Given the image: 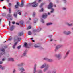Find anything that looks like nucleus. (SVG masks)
<instances>
[{"label": "nucleus", "instance_id": "nucleus-1", "mask_svg": "<svg viewBox=\"0 0 73 73\" xmlns=\"http://www.w3.org/2000/svg\"><path fill=\"white\" fill-rule=\"evenodd\" d=\"M32 4H33V5H32L33 7H37L38 6V3H36V2L32 3L31 5H32Z\"/></svg>", "mask_w": 73, "mask_h": 73}, {"label": "nucleus", "instance_id": "nucleus-2", "mask_svg": "<svg viewBox=\"0 0 73 73\" xmlns=\"http://www.w3.org/2000/svg\"><path fill=\"white\" fill-rule=\"evenodd\" d=\"M53 4H52V3L50 2L49 5H48V9H52L53 7Z\"/></svg>", "mask_w": 73, "mask_h": 73}, {"label": "nucleus", "instance_id": "nucleus-3", "mask_svg": "<svg viewBox=\"0 0 73 73\" xmlns=\"http://www.w3.org/2000/svg\"><path fill=\"white\" fill-rule=\"evenodd\" d=\"M2 53L0 54L1 55H3V54H5V49L3 48L1 50Z\"/></svg>", "mask_w": 73, "mask_h": 73}, {"label": "nucleus", "instance_id": "nucleus-4", "mask_svg": "<svg viewBox=\"0 0 73 73\" xmlns=\"http://www.w3.org/2000/svg\"><path fill=\"white\" fill-rule=\"evenodd\" d=\"M63 46L62 45H59V46H56V49H55V51H56V50H58V49H59V48H61V47H62Z\"/></svg>", "mask_w": 73, "mask_h": 73}, {"label": "nucleus", "instance_id": "nucleus-5", "mask_svg": "<svg viewBox=\"0 0 73 73\" xmlns=\"http://www.w3.org/2000/svg\"><path fill=\"white\" fill-rule=\"evenodd\" d=\"M19 5H20V4L19 3V2H17V5H16L15 6V8H19Z\"/></svg>", "mask_w": 73, "mask_h": 73}, {"label": "nucleus", "instance_id": "nucleus-6", "mask_svg": "<svg viewBox=\"0 0 73 73\" xmlns=\"http://www.w3.org/2000/svg\"><path fill=\"white\" fill-rule=\"evenodd\" d=\"M70 52V50H69L68 51H67V53L66 54V55L64 57V59H65V58H66V57H67V56H68V54H69V53Z\"/></svg>", "mask_w": 73, "mask_h": 73}, {"label": "nucleus", "instance_id": "nucleus-7", "mask_svg": "<svg viewBox=\"0 0 73 73\" xmlns=\"http://www.w3.org/2000/svg\"><path fill=\"white\" fill-rule=\"evenodd\" d=\"M47 16L48 15H47L46 14H44L42 15V17L44 19H46V18H47Z\"/></svg>", "mask_w": 73, "mask_h": 73}, {"label": "nucleus", "instance_id": "nucleus-8", "mask_svg": "<svg viewBox=\"0 0 73 73\" xmlns=\"http://www.w3.org/2000/svg\"><path fill=\"white\" fill-rule=\"evenodd\" d=\"M64 34H65V35H69L71 33V32L70 31H68L67 33H66V31H64Z\"/></svg>", "mask_w": 73, "mask_h": 73}, {"label": "nucleus", "instance_id": "nucleus-9", "mask_svg": "<svg viewBox=\"0 0 73 73\" xmlns=\"http://www.w3.org/2000/svg\"><path fill=\"white\" fill-rule=\"evenodd\" d=\"M49 66V65L46 66V67L45 68V69L44 70V71L46 72V70H48V68Z\"/></svg>", "mask_w": 73, "mask_h": 73}, {"label": "nucleus", "instance_id": "nucleus-10", "mask_svg": "<svg viewBox=\"0 0 73 73\" xmlns=\"http://www.w3.org/2000/svg\"><path fill=\"white\" fill-rule=\"evenodd\" d=\"M21 5H20V7H23V5L24 4V1L23 0H22V1H21Z\"/></svg>", "mask_w": 73, "mask_h": 73}, {"label": "nucleus", "instance_id": "nucleus-11", "mask_svg": "<svg viewBox=\"0 0 73 73\" xmlns=\"http://www.w3.org/2000/svg\"><path fill=\"white\" fill-rule=\"evenodd\" d=\"M28 46V44L26 42H25L24 43V45L23 46L25 48H28L27 46Z\"/></svg>", "mask_w": 73, "mask_h": 73}, {"label": "nucleus", "instance_id": "nucleus-12", "mask_svg": "<svg viewBox=\"0 0 73 73\" xmlns=\"http://www.w3.org/2000/svg\"><path fill=\"white\" fill-rule=\"evenodd\" d=\"M44 60H47L48 61V62H52L53 61V60L52 59H48L47 58H44Z\"/></svg>", "mask_w": 73, "mask_h": 73}, {"label": "nucleus", "instance_id": "nucleus-13", "mask_svg": "<svg viewBox=\"0 0 73 73\" xmlns=\"http://www.w3.org/2000/svg\"><path fill=\"white\" fill-rule=\"evenodd\" d=\"M23 35V32H20L18 33V36H21Z\"/></svg>", "mask_w": 73, "mask_h": 73}, {"label": "nucleus", "instance_id": "nucleus-14", "mask_svg": "<svg viewBox=\"0 0 73 73\" xmlns=\"http://www.w3.org/2000/svg\"><path fill=\"white\" fill-rule=\"evenodd\" d=\"M20 70L21 71V73H23V72L25 71V70H24V68L22 67L20 69Z\"/></svg>", "mask_w": 73, "mask_h": 73}, {"label": "nucleus", "instance_id": "nucleus-15", "mask_svg": "<svg viewBox=\"0 0 73 73\" xmlns=\"http://www.w3.org/2000/svg\"><path fill=\"white\" fill-rule=\"evenodd\" d=\"M55 56L56 57H57V58H58L59 59L60 58H61V55L60 54H59V55H56Z\"/></svg>", "mask_w": 73, "mask_h": 73}, {"label": "nucleus", "instance_id": "nucleus-16", "mask_svg": "<svg viewBox=\"0 0 73 73\" xmlns=\"http://www.w3.org/2000/svg\"><path fill=\"white\" fill-rule=\"evenodd\" d=\"M36 64H35L34 66V72L33 73H35L36 72Z\"/></svg>", "mask_w": 73, "mask_h": 73}, {"label": "nucleus", "instance_id": "nucleus-17", "mask_svg": "<svg viewBox=\"0 0 73 73\" xmlns=\"http://www.w3.org/2000/svg\"><path fill=\"white\" fill-rule=\"evenodd\" d=\"M17 43L16 42L14 44V45L13 46V49H15V46H16V45H17Z\"/></svg>", "mask_w": 73, "mask_h": 73}, {"label": "nucleus", "instance_id": "nucleus-18", "mask_svg": "<svg viewBox=\"0 0 73 73\" xmlns=\"http://www.w3.org/2000/svg\"><path fill=\"white\" fill-rule=\"evenodd\" d=\"M8 61H13L14 59L12 58H9L8 59Z\"/></svg>", "mask_w": 73, "mask_h": 73}, {"label": "nucleus", "instance_id": "nucleus-19", "mask_svg": "<svg viewBox=\"0 0 73 73\" xmlns=\"http://www.w3.org/2000/svg\"><path fill=\"white\" fill-rule=\"evenodd\" d=\"M13 29H14V26H12L11 27L10 30V31H13Z\"/></svg>", "mask_w": 73, "mask_h": 73}, {"label": "nucleus", "instance_id": "nucleus-20", "mask_svg": "<svg viewBox=\"0 0 73 73\" xmlns=\"http://www.w3.org/2000/svg\"><path fill=\"white\" fill-rule=\"evenodd\" d=\"M45 66H46V64H44V65L41 66V69L44 68H45Z\"/></svg>", "mask_w": 73, "mask_h": 73}, {"label": "nucleus", "instance_id": "nucleus-21", "mask_svg": "<svg viewBox=\"0 0 73 73\" xmlns=\"http://www.w3.org/2000/svg\"><path fill=\"white\" fill-rule=\"evenodd\" d=\"M66 24H67V25H68V26H72L73 25V23L69 24V23H67Z\"/></svg>", "mask_w": 73, "mask_h": 73}, {"label": "nucleus", "instance_id": "nucleus-22", "mask_svg": "<svg viewBox=\"0 0 73 73\" xmlns=\"http://www.w3.org/2000/svg\"><path fill=\"white\" fill-rule=\"evenodd\" d=\"M47 73H56V71L54 70L52 71V72H51V71L48 72Z\"/></svg>", "mask_w": 73, "mask_h": 73}, {"label": "nucleus", "instance_id": "nucleus-23", "mask_svg": "<svg viewBox=\"0 0 73 73\" xmlns=\"http://www.w3.org/2000/svg\"><path fill=\"white\" fill-rule=\"evenodd\" d=\"M27 50H25L24 53L23 54V56H25L26 53H27Z\"/></svg>", "mask_w": 73, "mask_h": 73}, {"label": "nucleus", "instance_id": "nucleus-24", "mask_svg": "<svg viewBox=\"0 0 73 73\" xmlns=\"http://www.w3.org/2000/svg\"><path fill=\"white\" fill-rule=\"evenodd\" d=\"M17 12L15 13L14 14V16L15 17H16V18L17 17Z\"/></svg>", "mask_w": 73, "mask_h": 73}, {"label": "nucleus", "instance_id": "nucleus-25", "mask_svg": "<svg viewBox=\"0 0 73 73\" xmlns=\"http://www.w3.org/2000/svg\"><path fill=\"white\" fill-rule=\"evenodd\" d=\"M23 23H24V21H20V23L21 24V25H23Z\"/></svg>", "mask_w": 73, "mask_h": 73}, {"label": "nucleus", "instance_id": "nucleus-26", "mask_svg": "<svg viewBox=\"0 0 73 73\" xmlns=\"http://www.w3.org/2000/svg\"><path fill=\"white\" fill-rule=\"evenodd\" d=\"M31 29V26H28L27 29V30H28V29Z\"/></svg>", "mask_w": 73, "mask_h": 73}, {"label": "nucleus", "instance_id": "nucleus-27", "mask_svg": "<svg viewBox=\"0 0 73 73\" xmlns=\"http://www.w3.org/2000/svg\"><path fill=\"white\" fill-rule=\"evenodd\" d=\"M9 13H11V8H9Z\"/></svg>", "mask_w": 73, "mask_h": 73}, {"label": "nucleus", "instance_id": "nucleus-28", "mask_svg": "<svg viewBox=\"0 0 73 73\" xmlns=\"http://www.w3.org/2000/svg\"><path fill=\"white\" fill-rule=\"evenodd\" d=\"M34 47H35V48H38V47H39V46H37V44H35L34 45Z\"/></svg>", "mask_w": 73, "mask_h": 73}, {"label": "nucleus", "instance_id": "nucleus-29", "mask_svg": "<svg viewBox=\"0 0 73 73\" xmlns=\"http://www.w3.org/2000/svg\"><path fill=\"white\" fill-rule=\"evenodd\" d=\"M35 15L36 13H35V12H34L33 14V17H35Z\"/></svg>", "mask_w": 73, "mask_h": 73}, {"label": "nucleus", "instance_id": "nucleus-30", "mask_svg": "<svg viewBox=\"0 0 73 73\" xmlns=\"http://www.w3.org/2000/svg\"><path fill=\"white\" fill-rule=\"evenodd\" d=\"M51 24H52V23H47V25H51Z\"/></svg>", "mask_w": 73, "mask_h": 73}, {"label": "nucleus", "instance_id": "nucleus-31", "mask_svg": "<svg viewBox=\"0 0 73 73\" xmlns=\"http://www.w3.org/2000/svg\"><path fill=\"white\" fill-rule=\"evenodd\" d=\"M7 16L9 17H11V16H12V15H11L10 14H8L7 15Z\"/></svg>", "mask_w": 73, "mask_h": 73}, {"label": "nucleus", "instance_id": "nucleus-32", "mask_svg": "<svg viewBox=\"0 0 73 73\" xmlns=\"http://www.w3.org/2000/svg\"><path fill=\"white\" fill-rule=\"evenodd\" d=\"M52 11H51V13H53V11H54V9H51Z\"/></svg>", "mask_w": 73, "mask_h": 73}, {"label": "nucleus", "instance_id": "nucleus-33", "mask_svg": "<svg viewBox=\"0 0 73 73\" xmlns=\"http://www.w3.org/2000/svg\"><path fill=\"white\" fill-rule=\"evenodd\" d=\"M41 29L40 28L39 29H38L37 30V31H38V32H40V31H41Z\"/></svg>", "mask_w": 73, "mask_h": 73}, {"label": "nucleus", "instance_id": "nucleus-34", "mask_svg": "<svg viewBox=\"0 0 73 73\" xmlns=\"http://www.w3.org/2000/svg\"><path fill=\"white\" fill-rule=\"evenodd\" d=\"M31 31H29L28 33V35H31Z\"/></svg>", "mask_w": 73, "mask_h": 73}, {"label": "nucleus", "instance_id": "nucleus-35", "mask_svg": "<svg viewBox=\"0 0 73 73\" xmlns=\"http://www.w3.org/2000/svg\"><path fill=\"white\" fill-rule=\"evenodd\" d=\"M44 5V3H42V4H41L40 6V8L41 7H42V5Z\"/></svg>", "mask_w": 73, "mask_h": 73}, {"label": "nucleus", "instance_id": "nucleus-36", "mask_svg": "<svg viewBox=\"0 0 73 73\" xmlns=\"http://www.w3.org/2000/svg\"><path fill=\"white\" fill-rule=\"evenodd\" d=\"M35 22H34V23H36V22L37 21V19L36 18L35 19Z\"/></svg>", "mask_w": 73, "mask_h": 73}, {"label": "nucleus", "instance_id": "nucleus-37", "mask_svg": "<svg viewBox=\"0 0 73 73\" xmlns=\"http://www.w3.org/2000/svg\"><path fill=\"white\" fill-rule=\"evenodd\" d=\"M21 48V46H19L17 47V49H20V48Z\"/></svg>", "mask_w": 73, "mask_h": 73}, {"label": "nucleus", "instance_id": "nucleus-38", "mask_svg": "<svg viewBox=\"0 0 73 73\" xmlns=\"http://www.w3.org/2000/svg\"><path fill=\"white\" fill-rule=\"evenodd\" d=\"M1 69L3 70V69H5V67H2V68H1Z\"/></svg>", "mask_w": 73, "mask_h": 73}, {"label": "nucleus", "instance_id": "nucleus-39", "mask_svg": "<svg viewBox=\"0 0 73 73\" xmlns=\"http://www.w3.org/2000/svg\"><path fill=\"white\" fill-rule=\"evenodd\" d=\"M17 39L19 41H21V38H18Z\"/></svg>", "mask_w": 73, "mask_h": 73}, {"label": "nucleus", "instance_id": "nucleus-40", "mask_svg": "<svg viewBox=\"0 0 73 73\" xmlns=\"http://www.w3.org/2000/svg\"><path fill=\"white\" fill-rule=\"evenodd\" d=\"M9 40L10 41H11L12 40V38H10Z\"/></svg>", "mask_w": 73, "mask_h": 73}, {"label": "nucleus", "instance_id": "nucleus-41", "mask_svg": "<svg viewBox=\"0 0 73 73\" xmlns=\"http://www.w3.org/2000/svg\"><path fill=\"white\" fill-rule=\"evenodd\" d=\"M44 11V9L43 8H42L41 9V10H40V12H42Z\"/></svg>", "mask_w": 73, "mask_h": 73}, {"label": "nucleus", "instance_id": "nucleus-42", "mask_svg": "<svg viewBox=\"0 0 73 73\" xmlns=\"http://www.w3.org/2000/svg\"><path fill=\"white\" fill-rule=\"evenodd\" d=\"M21 64H19L18 65V66H22L23 65V63H21Z\"/></svg>", "mask_w": 73, "mask_h": 73}, {"label": "nucleus", "instance_id": "nucleus-43", "mask_svg": "<svg viewBox=\"0 0 73 73\" xmlns=\"http://www.w3.org/2000/svg\"><path fill=\"white\" fill-rule=\"evenodd\" d=\"M5 59H6L5 58H3L2 60L3 61H5Z\"/></svg>", "mask_w": 73, "mask_h": 73}, {"label": "nucleus", "instance_id": "nucleus-44", "mask_svg": "<svg viewBox=\"0 0 73 73\" xmlns=\"http://www.w3.org/2000/svg\"><path fill=\"white\" fill-rule=\"evenodd\" d=\"M16 72V70H15V69H14L13 71V73H15V72Z\"/></svg>", "mask_w": 73, "mask_h": 73}, {"label": "nucleus", "instance_id": "nucleus-45", "mask_svg": "<svg viewBox=\"0 0 73 73\" xmlns=\"http://www.w3.org/2000/svg\"><path fill=\"white\" fill-rule=\"evenodd\" d=\"M39 73H42V72L41 70H40L39 72Z\"/></svg>", "mask_w": 73, "mask_h": 73}, {"label": "nucleus", "instance_id": "nucleus-46", "mask_svg": "<svg viewBox=\"0 0 73 73\" xmlns=\"http://www.w3.org/2000/svg\"><path fill=\"white\" fill-rule=\"evenodd\" d=\"M63 10H66V8H63Z\"/></svg>", "mask_w": 73, "mask_h": 73}, {"label": "nucleus", "instance_id": "nucleus-47", "mask_svg": "<svg viewBox=\"0 0 73 73\" xmlns=\"http://www.w3.org/2000/svg\"><path fill=\"white\" fill-rule=\"evenodd\" d=\"M11 3H9V6H11Z\"/></svg>", "mask_w": 73, "mask_h": 73}, {"label": "nucleus", "instance_id": "nucleus-48", "mask_svg": "<svg viewBox=\"0 0 73 73\" xmlns=\"http://www.w3.org/2000/svg\"><path fill=\"white\" fill-rule=\"evenodd\" d=\"M3 64V62L1 61H0V64Z\"/></svg>", "mask_w": 73, "mask_h": 73}, {"label": "nucleus", "instance_id": "nucleus-49", "mask_svg": "<svg viewBox=\"0 0 73 73\" xmlns=\"http://www.w3.org/2000/svg\"><path fill=\"white\" fill-rule=\"evenodd\" d=\"M41 22H42V23H44V20H42L41 21Z\"/></svg>", "mask_w": 73, "mask_h": 73}, {"label": "nucleus", "instance_id": "nucleus-50", "mask_svg": "<svg viewBox=\"0 0 73 73\" xmlns=\"http://www.w3.org/2000/svg\"><path fill=\"white\" fill-rule=\"evenodd\" d=\"M16 24L17 25H19V23H16Z\"/></svg>", "mask_w": 73, "mask_h": 73}, {"label": "nucleus", "instance_id": "nucleus-51", "mask_svg": "<svg viewBox=\"0 0 73 73\" xmlns=\"http://www.w3.org/2000/svg\"><path fill=\"white\" fill-rule=\"evenodd\" d=\"M41 0H39L38 2L39 3H40V2H41Z\"/></svg>", "mask_w": 73, "mask_h": 73}, {"label": "nucleus", "instance_id": "nucleus-52", "mask_svg": "<svg viewBox=\"0 0 73 73\" xmlns=\"http://www.w3.org/2000/svg\"><path fill=\"white\" fill-rule=\"evenodd\" d=\"M18 14H19V15H20L21 14V13L19 12V13H18Z\"/></svg>", "mask_w": 73, "mask_h": 73}, {"label": "nucleus", "instance_id": "nucleus-53", "mask_svg": "<svg viewBox=\"0 0 73 73\" xmlns=\"http://www.w3.org/2000/svg\"><path fill=\"white\" fill-rule=\"evenodd\" d=\"M12 24H15V22H12Z\"/></svg>", "mask_w": 73, "mask_h": 73}, {"label": "nucleus", "instance_id": "nucleus-54", "mask_svg": "<svg viewBox=\"0 0 73 73\" xmlns=\"http://www.w3.org/2000/svg\"><path fill=\"white\" fill-rule=\"evenodd\" d=\"M10 23H11L10 22V21H9V26H10Z\"/></svg>", "mask_w": 73, "mask_h": 73}, {"label": "nucleus", "instance_id": "nucleus-55", "mask_svg": "<svg viewBox=\"0 0 73 73\" xmlns=\"http://www.w3.org/2000/svg\"><path fill=\"white\" fill-rule=\"evenodd\" d=\"M2 68V66L0 65V68L1 69Z\"/></svg>", "mask_w": 73, "mask_h": 73}, {"label": "nucleus", "instance_id": "nucleus-56", "mask_svg": "<svg viewBox=\"0 0 73 73\" xmlns=\"http://www.w3.org/2000/svg\"><path fill=\"white\" fill-rule=\"evenodd\" d=\"M16 40H17V39H14V41H16Z\"/></svg>", "mask_w": 73, "mask_h": 73}, {"label": "nucleus", "instance_id": "nucleus-57", "mask_svg": "<svg viewBox=\"0 0 73 73\" xmlns=\"http://www.w3.org/2000/svg\"><path fill=\"white\" fill-rule=\"evenodd\" d=\"M3 8H4V9H6V8L5 7V6L3 7Z\"/></svg>", "mask_w": 73, "mask_h": 73}, {"label": "nucleus", "instance_id": "nucleus-58", "mask_svg": "<svg viewBox=\"0 0 73 73\" xmlns=\"http://www.w3.org/2000/svg\"><path fill=\"white\" fill-rule=\"evenodd\" d=\"M1 20H2V19L1 18L0 19V23H1Z\"/></svg>", "mask_w": 73, "mask_h": 73}, {"label": "nucleus", "instance_id": "nucleus-59", "mask_svg": "<svg viewBox=\"0 0 73 73\" xmlns=\"http://www.w3.org/2000/svg\"><path fill=\"white\" fill-rule=\"evenodd\" d=\"M7 2H8H8H9V0H7Z\"/></svg>", "mask_w": 73, "mask_h": 73}, {"label": "nucleus", "instance_id": "nucleus-60", "mask_svg": "<svg viewBox=\"0 0 73 73\" xmlns=\"http://www.w3.org/2000/svg\"><path fill=\"white\" fill-rule=\"evenodd\" d=\"M5 15V13H3V15Z\"/></svg>", "mask_w": 73, "mask_h": 73}, {"label": "nucleus", "instance_id": "nucleus-61", "mask_svg": "<svg viewBox=\"0 0 73 73\" xmlns=\"http://www.w3.org/2000/svg\"><path fill=\"white\" fill-rule=\"evenodd\" d=\"M52 35H50V36H49V37H52Z\"/></svg>", "mask_w": 73, "mask_h": 73}, {"label": "nucleus", "instance_id": "nucleus-62", "mask_svg": "<svg viewBox=\"0 0 73 73\" xmlns=\"http://www.w3.org/2000/svg\"><path fill=\"white\" fill-rule=\"evenodd\" d=\"M50 41H53V39H51L50 40Z\"/></svg>", "mask_w": 73, "mask_h": 73}, {"label": "nucleus", "instance_id": "nucleus-63", "mask_svg": "<svg viewBox=\"0 0 73 73\" xmlns=\"http://www.w3.org/2000/svg\"><path fill=\"white\" fill-rule=\"evenodd\" d=\"M4 1V0H0V1L1 2V1Z\"/></svg>", "mask_w": 73, "mask_h": 73}, {"label": "nucleus", "instance_id": "nucleus-64", "mask_svg": "<svg viewBox=\"0 0 73 73\" xmlns=\"http://www.w3.org/2000/svg\"><path fill=\"white\" fill-rule=\"evenodd\" d=\"M48 15H50V13H48Z\"/></svg>", "mask_w": 73, "mask_h": 73}]
</instances>
